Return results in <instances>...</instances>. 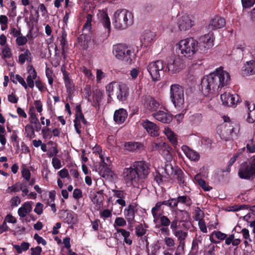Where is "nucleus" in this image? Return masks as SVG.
Listing matches in <instances>:
<instances>
[{
    "instance_id": "1",
    "label": "nucleus",
    "mask_w": 255,
    "mask_h": 255,
    "mask_svg": "<svg viewBox=\"0 0 255 255\" xmlns=\"http://www.w3.org/2000/svg\"><path fill=\"white\" fill-rule=\"evenodd\" d=\"M230 82V75L222 68H217L213 73L203 78L201 82V90L203 94L207 96Z\"/></svg>"
},
{
    "instance_id": "2",
    "label": "nucleus",
    "mask_w": 255,
    "mask_h": 255,
    "mask_svg": "<svg viewBox=\"0 0 255 255\" xmlns=\"http://www.w3.org/2000/svg\"><path fill=\"white\" fill-rule=\"evenodd\" d=\"M149 173L148 164L144 161H135L132 166L125 168L122 174L127 183L133 184L146 178Z\"/></svg>"
},
{
    "instance_id": "3",
    "label": "nucleus",
    "mask_w": 255,
    "mask_h": 255,
    "mask_svg": "<svg viewBox=\"0 0 255 255\" xmlns=\"http://www.w3.org/2000/svg\"><path fill=\"white\" fill-rule=\"evenodd\" d=\"M198 41L193 38L181 40L176 44V51L181 57L191 59L198 50Z\"/></svg>"
},
{
    "instance_id": "4",
    "label": "nucleus",
    "mask_w": 255,
    "mask_h": 255,
    "mask_svg": "<svg viewBox=\"0 0 255 255\" xmlns=\"http://www.w3.org/2000/svg\"><path fill=\"white\" fill-rule=\"evenodd\" d=\"M132 14L127 9L117 10L114 14L113 24L117 29H126L132 24Z\"/></svg>"
},
{
    "instance_id": "5",
    "label": "nucleus",
    "mask_w": 255,
    "mask_h": 255,
    "mask_svg": "<svg viewBox=\"0 0 255 255\" xmlns=\"http://www.w3.org/2000/svg\"><path fill=\"white\" fill-rule=\"evenodd\" d=\"M109 96H116L117 99L121 102L125 101L128 96V88L123 83L113 82L106 87Z\"/></svg>"
},
{
    "instance_id": "6",
    "label": "nucleus",
    "mask_w": 255,
    "mask_h": 255,
    "mask_svg": "<svg viewBox=\"0 0 255 255\" xmlns=\"http://www.w3.org/2000/svg\"><path fill=\"white\" fill-rule=\"evenodd\" d=\"M224 123L218 128V133L220 137L227 140L233 133L236 134L239 131V126L235 123L230 122L229 117L223 116Z\"/></svg>"
},
{
    "instance_id": "7",
    "label": "nucleus",
    "mask_w": 255,
    "mask_h": 255,
    "mask_svg": "<svg viewBox=\"0 0 255 255\" xmlns=\"http://www.w3.org/2000/svg\"><path fill=\"white\" fill-rule=\"evenodd\" d=\"M170 98L175 107L178 110H181L184 108V89L181 85L175 84L170 86Z\"/></svg>"
},
{
    "instance_id": "8",
    "label": "nucleus",
    "mask_w": 255,
    "mask_h": 255,
    "mask_svg": "<svg viewBox=\"0 0 255 255\" xmlns=\"http://www.w3.org/2000/svg\"><path fill=\"white\" fill-rule=\"evenodd\" d=\"M132 53L129 47L124 44H118L113 47V54L115 57L127 63H131Z\"/></svg>"
},
{
    "instance_id": "9",
    "label": "nucleus",
    "mask_w": 255,
    "mask_h": 255,
    "mask_svg": "<svg viewBox=\"0 0 255 255\" xmlns=\"http://www.w3.org/2000/svg\"><path fill=\"white\" fill-rule=\"evenodd\" d=\"M238 175L242 179H249L255 176V158H251L248 162L241 164Z\"/></svg>"
},
{
    "instance_id": "10",
    "label": "nucleus",
    "mask_w": 255,
    "mask_h": 255,
    "mask_svg": "<svg viewBox=\"0 0 255 255\" xmlns=\"http://www.w3.org/2000/svg\"><path fill=\"white\" fill-rule=\"evenodd\" d=\"M164 66V62L162 60H157L148 65L147 70L153 81L160 80L161 74L163 73Z\"/></svg>"
},
{
    "instance_id": "11",
    "label": "nucleus",
    "mask_w": 255,
    "mask_h": 255,
    "mask_svg": "<svg viewBox=\"0 0 255 255\" xmlns=\"http://www.w3.org/2000/svg\"><path fill=\"white\" fill-rule=\"evenodd\" d=\"M185 67V62L180 54L170 57L167 61V68L172 73H178Z\"/></svg>"
},
{
    "instance_id": "12",
    "label": "nucleus",
    "mask_w": 255,
    "mask_h": 255,
    "mask_svg": "<svg viewBox=\"0 0 255 255\" xmlns=\"http://www.w3.org/2000/svg\"><path fill=\"white\" fill-rule=\"evenodd\" d=\"M152 150H157L165 159L170 161L172 159V155L170 152V148L165 142L158 141L153 142L151 144Z\"/></svg>"
},
{
    "instance_id": "13",
    "label": "nucleus",
    "mask_w": 255,
    "mask_h": 255,
    "mask_svg": "<svg viewBox=\"0 0 255 255\" xmlns=\"http://www.w3.org/2000/svg\"><path fill=\"white\" fill-rule=\"evenodd\" d=\"M177 25L180 31H186L190 29L194 25L192 17L187 14L179 16L177 19Z\"/></svg>"
},
{
    "instance_id": "14",
    "label": "nucleus",
    "mask_w": 255,
    "mask_h": 255,
    "mask_svg": "<svg viewBox=\"0 0 255 255\" xmlns=\"http://www.w3.org/2000/svg\"><path fill=\"white\" fill-rule=\"evenodd\" d=\"M164 167V171L165 173L171 177L176 178L180 181H182V172L181 170L178 169L176 167H174L169 161H167Z\"/></svg>"
},
{
    "instance_id": "15",
    "label": "nucleus",
    "mask_w": 255,
    "mask_h": 255,
    "mask_svg": "<svg viewBox=\"0 0 255 255\" xmlns=\"http://www.w3.org/2000/svg\"><path fill=\"white\" fill-rule=\"evenodd\" d=\"M155 36V32L150 30L144 31L140 38L141 46L144 47L150 46L153 42Z\"/></svg>"
},
{
    "instance_id": "16",
    "label": "nucleus",
    "mask_w": 255,
    "mask_h": 255,
    "mask_svg": "<svg viewBox=\"0 0 255 255\" xmlns=\"http://www.w3.org/2000/svg\"><path fill=\"white\" fill-rule=\"evenodd\" d=\"M221 99L223 105L232 107L237 104L239 97L238 95H232L226 92L221 95Z\"/></svg>"
},
{
    "instance_id": "17",
    "label": "nucleus",
    "mask_w": 255,
    "mask_h": 255,
    "mask_svg": "<svg viewBox=\"0 0 255 255\" xmlns=\"http://www.w3.org/2000/svg\"><path fill=\"white\" fill-rule=\"evenodd\" d=\"M143 128L151 136H157L159 135V128L154 123L146 120L142 123Z\"/></svg>"
},
{
    "instance_id": "18",
    "label": "nucleus",
    "mask_w": 255,
    "mask_h": 255,
    "mask_svg": "<svg viewBox=\"0 0 255 255\" xmlns=\"http://www.w3.org/2000/svg\"><path fill=\"white\" fill-rule=\"evenodd\" d=\"M142 104L146 108L151 111L156 110L159 106V103L149 95L142 97Z\"/></svg>"
},
{
    "instance_id": "19",
    "label": "nucleus",
    "mask_w": 255,
    "mask_h": 255,
    "mask_svg": "<svg viewBox=\"0 0 255 255\" xmlns=\"http://www.w3.org/2000/svg\"><path fill=\"white\" fill-rule=\"evenodd\" d=\"M226 25L225 19L220 16H215L212 18L208 26L209 30H216L224 27Z\"/></svg>"
},
{
    "instance_id": "20",
    "label": "nucleus",
    "mask_w": 255,
    "mask_h": 255,
    "mask_svg": "<svg viewBox=\"0 0 255 255\" xmlns=\"http://www.w3.org/2000/svg\"><path fill=\"white\" fill-rule=\"evenodd\" d=\"M26 69L28 76L26 79V83L27 87H29L31 89H33L34 87V80L36 79L37 76V73L32 65H28Z\"/></svg>"
},
{
    "instance_id": "21",
    "label": "nucleus",
    "mask_w": 255,
    "mask_h": 255,
    "mask_svg": "<svg viewBox=\"0 0 255 255\" xmlns=\"http://www.w3.org/2000/svg\"><path fill=\"white\" fill-rule=\"evenodd\" d=\"M98 17L109 34L111 31V22L107 13L104 11H100L98 13Z\"/></svg>"
},
{
    "instance_id": "22",
    "label": "nucleus",
    "mask_w": 255,
    "mask_h": 255,
    "mask_svg": "<svg viewBox=\"0 0 255 255\" xmlns=\"http://www.w3.org/2000/svg\"><path fill=\"white\" fill-rule=\"evenodd\" d=\"M214 39L213 33L209 32L200 37V42L206 49H208L213 47Z\"/></svg>"
},
{
    "instance_id": "23",
    "label": "nucleus",
    "mask_w": 255,
    "mask_h": 255,
    "mask_svg": "<svg viewBox=\"0 0 255 255\" xmlns=\"http://www.w3.org/2000/svg\"><path fill=\"white\" fill-rule=\"evenodd\" d=\"M152 116L157 120L163 123L168 124L172 121V117L167 113L162 111H159L152 114Z\"/></svg>"
},
{
    "instance_id": "24",
    "label": "nucleus",
    "mask_w": 255,
    "mask_h": 255,
    "mask_svg": "<svg viewBox=\"0 0 255 255\" xmlns=\"http://www.w3.org/2000/svg\"><path fill=\"white\" fill-rule=\"evenodd\" d=\"M32 202L27 201L24 202L18 209L17 214L21 218H24L29 214L32 211Z\"/></svg>"
},
{
    "instance_id": "25",
    "label": "nucleus",
    "mask_w": 255,
    "mask_h": 255,
    "mask_svg": "<svg viewBox=\"0 0 255 255\" xmlns=\"http://www.w3.org/2000/svg\"><path fill=\"white\" fill-rule=\"evenodd\" d=\"M38 10L35 11V13L33 14L30 11L28 15L25 16L24 22L27 24L28 27H33L34 23H37L39 20Z\"/></svg>"
},
{
    "instance_id": "26",
    "label": "nucleus",
    "mask_w": 255,
    "mask_h": 255,
    "mask_svg": "<svg viewBox=\"0 0 255 255\" xmlns=\"http://www.w3.org/2000/svg\"><path fill=\"white\" fill-rule=\"evenodd\" d=\"M181 149L186 156L190 160L197 161L199 159V154L197 152L189 148L187 146L183 145L181 147Z\"/></svg>"
},
{
    "instance_id": "27",
    "label": "nucleus",
    "mask_w": 255,
    "mask_h": 255,
    "mask_svg": "<svg viewBox=\"0 0 255 255\" xmlns=\"http://www.w3.org/2000/svg\"><path fill=\"white\" fill-rule=\"evenodd\" d=\"M127 117L128 114L126 110L124 109H120L115 112L114 119L118 124H122L125 121Z\"/></svg>"
},
{
    "instance_id": "28",
    "label": "nucleus",
    "mask_w": 255,
    "mask_h": 255,
    "mask_svg": "<svg viewBox=\"0 0 255 255\" xmlns=\"http://www.w3.org/2000/svg\"><path fill=\"white\" fill-rule=\"evenodd\" d=\"M173 234L179 241L178 248L183 249L185 245V240L188 235L187 232L182 230H178L177 231H174Z\"/></svg>"
},
{
    "instance_id": "29",
    "label": "nucleus",
    "mask_w": 255,
    "mask_h": 255,
    "mask_svg": "<svg viewBox=\"0 0 255 255\" xmlns=\"http://www.w3.org/2000/svg\"><path fill=\"white\" fill-rule=\"evenodd\" d=\"M245 105L248 108L247 121L253 123L255 121V105L249 102H246Z\"/></svg>"
},
{
    "instance_id": "30",
    "label": "nucleus",
    "mask_w": 255,
    "mask_h": 255,
    "mask_svg": "<svg viewBox=\"0 0 255 255\" xmlns=\"http://www.w3.org/2000/svg\"><path fill=\"white\" fill-rule=\"evenodd\" d=\"M244 74L250 75L255 74V61L251 60L248 61L243 67Z\"/></svg>"
},
{
    "instance_id": "31",
    "label": "nucleus",
    "mask_w": 255,
    "mask_h": 255,
    "mask_svg": "<svg viewBox=\"0 0 255 255\" xmlns=\"http://www.w3.org/2000/svg\"><path fill=\"white\" fill-rule=\"evenodd\" d=\"M134 208L135 206L133 205L130 204L124 210L125 218L128 223H131L134 219Z\"/></svg>"
},
{
    "instance_id": "32",
    "label": "nucleus",
    "mask_w": 255,
    "mask_h": 255,
    "mask_svg": "<svg viewBox=\"0 0 255 255\" xmlns=\"http://www.w3.org/2000/svg\"><path fill=\"white\" fill-rule=\"evenodd\" d=\"M164 133L171 143L174 145L177 143L176 135L170 128L167 127L165 128Z\"/></svg>"
},
{
    "instance_id": "33",
    "label": "nucleus",
    "mask_w": 255,
    "mask_h": 255,
    "mask_svg": "<svg viewBox=\"0 0 255 255\" xmlns=\"http://www.w3.org/2000/svg\"><path fill=\"white\" fill-rule=\"evenodd\" d=\"M241 233L242 234L243 238L244 240V244L246 247L251 246L250 243L252 241L251 238L250 232L248 229L243 228L242 229Z\"/></svg>"
},
{
    "instance_id": "34",
    "label": "nucleus",
    "mask_w": 255,
    "mask_h": 255,
    "mask_svg": "<svg viewBox=\"0 0 255 255\" xmlns=\"http://www.w3.org/2000/svg\"><path fill=\"white\" fill-rule=\"evenodd\" d=\"M117 232L121 234L124 238V242L128 245H131L132 243V240L129 238L130 233L125 229H117Z\"/></svg>"
},
{
    "instance_id": "35",
    "label": "nucleus",
    "mask_w": 255,
    "mask_h": 255,
    "mask_svg": "<svg viewBox=\"0 0 255 255\" xmlns=\"http://www.w3.org/2000/svg\"><path fill=\"white\" fill-rule=\"evenodd\" d=\"M26 60L31 61V53L28 50H26L23 53L20 54L18 57V62L21 64H23Z\"/></svg>"
},
{
    "instance_id": "36",
    "label": "nucleus",
    "mask_w": 255,
    "mask_h": 255,
    "mask_svg": "<svg viewBox=\"0 0 255 255\" xmlns=\"http://www.w3.org/2000/svg\"><path fill=\"white\" fill-rule=\"evenodd\" d=\"M246 148L247 152H255V141H254L253 138L249 140L247 143L246 147H243L241 150L245 151Z\"/></svg>"
},
{
    "instance_id": "37",
    "label": "nucleus",
    "mask_w": 255,
    "mask_h": 255,
    "mask_svg": "<svg viewBox=\"0 0 255 255\" xmlns=\"http://www.w3.org/2000/svg\"><path fill=\"white\" fill-rule=\"evenodd\" d=\"M126 221L122 217H117L115 219L113 226L115 230L117 229H123L122 228H119L120 227H124L126 225Z\"/></svg>"
},
{
    "instance_id": "38",
    "label": "nucleus",
    "mask_w": 255,
    "mask_h": 255,
    "mask_svg": "<svg viewBox=\"0 0 255 255\" xmlns=\"http://www.w3.org/2000/svg\"><path fill=\"white\" fill-rule=\"evenodd\" d=\"M194 178L196 182L203 188L204 190L208 191L212 189V187L206 185V183L204 180L200 178L199 175H196Z\"/></svg>"
},
{
    "instance_id": "39",
    "label": "nucleus",
    "mask_w": 255,
    "mask_h": 255,
    "mask_svg": "<svg viewBox=\"0 0 255 255\" xmlns=\"http://www.w3.org/2000/svg\"><path fill=\"white\" fill-rule=\"evenodd\" d=\"M29 121L30 123L35 125L36 131H39L41 129L39 125V122L35 113H31L29 117Z\"/></svg>"
},
{
    "instance_id": "40",
    "label": "nucleus",
    "mask_w": 255,
    "mask_h": 255,
    "mask_svg": "<svg viewBox=\"0 0 255 255\" xmlns=\"http://www.w3.org/2000/svg\"><path fill=\"white\" fill-rule=\"evenodd\" d=\"M103 168L101 169V173L104 178L112 177L114 173L108 166L102 165Z\"/></svg>"
},
{
    "instance_id": "41",
    "label": "nucleus",
    "mask_w": 255,
    "mask_h": 255,
    "mask_svg": "<svg viewBox=\"0 0 255 255\" xmlns=\"http://www.w3.org/2000/svg\"><path fill=\"white\" fill-rule=\"evenodd\" d=\"M202 116L201 114H196L191 116L189 120L191 123L195 125H199L202 121Z\"/></svg>"
},
{
    "instance_id": "42",
    "label": "nucleus",
    "mask_w": 255,
    "mask_h": 255,
    "mask_svg": "<svg viewBox=\"0 0 255 255\" xmlns=\"http://www.w3.org/2000/svg\"><path fill=\"white\" fill-rule=\"evenodd\" d=\"M12 78L13 79H11V80L13 81V82H15V80H16L15 82H18L24 88L25 90L27 89V85L26 83L21 76L17 74L15 76H13ZM11 79H12V78H11Z\"/></svg>"
},
{
    "instance_id": "43",
    "label": "nucleus",
    "mask_w": 255,
    "mask_h": 255,
    "mask_svg": "<svg viewBox=\"0 0 255 255\" xmlns=\"http://www.w3.org/2000/svg\"><path fill=\"white\" fill-rule=\"evenodd\" d=\"M139 146V143L137 142H129L125 144V147L128 150L133 151L137 149Z\"/></svg>"
},
{
    "instance_id": "44",
    "label": "nucleus",
    "mask_w": 255,
    "mask_h": 255,
    "mask_svg": "<svg viewBox=\"0 0 255 255\" xmlns=\"http://www.w3.org/2000/svg\"><path fill=\"white\" fill-rule=\"evenodd\" d=\"M25 134L27 137L33 138L34 137V131L33 128L30 125H27L25 127Z\"/></svg>"
},
{
    "instance_id": "45",
    "label": "nucleus",
    "mask_w": 255,
    "mask_h": 255,
    "mask_svg": "<svg viewBox=\"0 0 255 255\" xmlns=\"http://www.w3.org/2000/svg\"><path fill=\"white\" fill-rule=\"evenodd\" d=\"M177 199L178 203L185 204L187 206H190L191 204V199L187 196H179Z\"/></svg>"
},
{
    "instance_id": "46",
    "label": "nucleus",
    "mask_w": 255,
    "mask_h": 255,
    "mask_svg": "<svg viewBox=\"0 0 255 255\" xmlns=\"http://www.w3.org/2000/svg\"><path fill=\"white\" fill-rule=\"evenodd\" d=\"M84 115L82 113V110L80 106H77L76 107V119L74 121L77 123H80L81 120L84 118Z\"/></svg>"
},
{
    "instance_id": "47",
    "label": "nucleus",
    "mask_w": 255,
    "mask_h": 255,
    "mask_svg": "<svg viewBox=\"0 0 255 255\" xmlns=\"http://www.w3.org/2000/svg\"><path fill=\"white\" fill-rule=\"evenodd\" d=\"M23 187L24 185L23 184L20 182H17L13 185L9 187L8 189L10 190L11 192H16L22 190Z\"/></svg>"
},
{
    "instance_id": "48",
    "label": "nucleus",
    "mask_w": 255,
    "mask_h": 255,
    "mask_svg": "<svg viewBox=\"0 0 255 255\" xmlns=\"http://www.w3.org/2000/svg\"><path fill=\"white\" fill-rule=\"evenodd\" d=\"M155 6L152 3H146L143 7V10L144 12L147 13H152L155 10Z\"/></svg>"
},
{
    "instance_id": "49",
    "label": "nucleus",
    "mask_w": 255,
    "mask_h": 255,
    "mask_svg": "<svg viewBox=\"0 0 255 255\" xmlns=\"http://www.w3.org/2000/svg\"><path fill=\"white\" fill-rule=\"evenodd\" d=\"M66 37L67 34L64 31H62L60 39V44L62 45L63 51L64 48L67 47V41L66 39Z\"/></svg>"
},
{
    "instance_id": "50",
    "label": "nucleus",
    "mask_w": 255,
    "mask_h": 255,
    "mask_svg": "<svg viewBox=\"0 0 255 255\" xmlns=\"http://www.w3.org/2000/svg\"><path fill=\"white\" fill-rule=\"evenodd\" d=\"M161 225L163 227H168L171 223L170 219L166 216L163 215L160 217Z\"/></svg>"
},
{
    "instance_id": "51",
    "label": "nucleus",
    "mask_w": 255,
    "mask_h": 255,
    "mask_svg": "<svg viewBox=\"0 0 255 255\" xmlns=\"http://www.w3.org/2000/svg\"><path fill=\"white\" fill-rule=\"evenodd\" d=\"M135 233L137 236H142L146 233V230L142 227V225H139L135 227Z\"/></svg>"
},
{
    "instance_id": "52",
    "label": "nucleus",
    "mask_w": 255,
    "mask_h": 255,
    "mask_svg": "<svg viewBox=\"0 0 255 255\" xmlns=\"http://www.w3.org/2000/svg\"><path fill=\"white\" fill-rule=\"evenodd\" d=\"M52 164L55 169H60L62 167L61 161L56 157L52 159Z\"/></svg>"
},
{
    "instance_id": "53",
    "label": "nucleus",
    "mask_w": 255,
    "mask_h": 255,
    "mask_svg": "<svg viewBox=\"0 0 255 255\" xmlns=\"http://www.w3.org/2000/svg\"><path fill=\"white\" fill-rule=\"evenodd\" d=\"M92 19V16L90 14H88L87 16V21L85 24L83 26V29L89 30L91 26V21Z\"/></svg>"
},
{
    "instance_id": "54",
    "label": "nucleus",
    "mask_w": 255,
    "mask_h": 255,
    "mask_svg": "<svg viewBox=\"0 0 255 255\" xmlns=\"http://www.w3.org/2000/svg\"><path fill=\"white\" fill-rule=\"evenodd\" d=\"M58 153V150L57 148V146L56 145L52 146L48 151V156L49 157L54 156L55 157L56 155Z\"/></svg>"
},
{
    "instance_id": "55",
    "label": "nucleus",
    "mask_w": 255,
    "mask_h": 255,
    "mask_svg": "<svg viewBox=\"0 0 255 255\" xmlns=\"http://www.w3.org/2000/svg\"><path fill=\"white\" fill-rule=\"evenodd\" d=\"M243 7L250 8L254 5L255 0H241Z\"/></svg>"
},
{
    "instance_id": "56",
    "label": "nucleus",
    "mask_w": 255,
    "mask_h": 255,
    "mask_svg": "<svg viewBox=\"0 0 255 255\" xmlns=\"http://www.w3.org/2000/svg\"><path fill=\"white\" fill-rule=\"evenodd\" d=\"M21 202L20 198L18 196H15L12 197L10 201V206L12 207H17Z\"/></svg>"
},
{
    "instance_id": "57",
    "label": "nucleus",
    "mask_w": 255,
    "mask_h": 255,
    "mask_svg": "<svg viewBox=\"0 0 255 255\" xmlns=\"http://www.w3.org/2000/svg\"><path fill=\"white\" fill-rule=\"evenodd\" d=\"M43 205L41 203H37L34 209V212L37 215H40L43 213Z\"/></svg>"
},
{
    "instance_id": "58",
    "label": "nucleus",
    "mask_w": 255,
    "mask_h": 255,
    "mask_svg": "<svg viewBox=\"0 0 255 255\" xmlns=\"http://www.w3.org/2000/svg\"><path fill=\"white\" fill-rule=\"evenodd\" d=\"M46 75L48 80V83L50 85L53 84V72L49 68L46 69Z\"/></svg>"
},
{
    "instance_id": "59",
    "label": "nucleus",
    "mask_w": 255,
    "mask_h": 255,
    "mask_svg": "<svg viewBox=\"0 0 255 255\" xmlns=\"http://www.w3.org/2000/svg\"><path fill=\"white\" fill-rule=\"evenodd\" d=\"M2 58H10L11 56V52L9 48L5 47L2 50Z\"/></svg>"
},
{
    "instance_id": "60",
    "label": "nucleus",
    "mask_w": 255,
    "mask_h": 255,
    "mask_svg": "<svg viewBox=\"0 0 255 255\" xmlns=\"http://www.w3.org/2000/svg\"><path fill=\"white\" fill-rule=\"evenodd\" d=\"M63 79L66 87L67 88H71L72 86V82L69 77L68 73L63 75Z\"/></svg>"
},
{
    "instance_id": "61",
    "label": "nucleus",
    "mask_w": 255,
    "mask_h": 255,
    "mask_svg": "<svg viewBox=\"0 0 255 255\" xmlns=\"http://www.w3.org/2000/svg\"><path fill=\"white\" fill-rule=\"evenodd\" d=\"M27 41V38L25 36H19L16 40V43L19 46H22L26 43Z\"/></svg>"
},
{
    "instance_id": "62",
    "label": "nucleus",
    "mask_w": 255,
    "mask_h": 255,
    "mask_svg": "<svg viewBox=\"0 0 255 255\" xmlns=\"http://www.w3.org/2000/svg\"><path fill=\"white\" fill-rule=\"evenodd\" d=\"M113 192L114 193V196L120 198H124L126 196V193L122 190H113Z\"/></svg>"
},
{
    "instance_id": "63",
    "label": "nucleus",
    "mask_w": 255,
    "mask_h": 255,
    "mask_svg": "<svg viewBox=\"0 0 255 255\" xmlns=\"http://www.w3.org/2000/svg\"><path fill=\"white\" fill-rule=\"evenodd\" d=\"M164 241L168 247H173L175 245V242L173 239L170 237H165Z\"/></svg>"
},
{
    "instance_id": "64",
    "label": "nucleus",
    "mask_w": 255,
    "mask_h": 255,
    "mask_svg": "<svg viewBox=\"0 0 255 255\" xmlns=\"http://www.w3.org/2000/svg\"><path fill=\"white\" fill-rule=\"evenodd\" d=\"M31 255H41L42 249L39 246H37L35 248H31L30 249Z\"/></svg>"
}]
</instances>
